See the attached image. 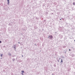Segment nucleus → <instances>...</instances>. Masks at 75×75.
Returning a JSON list of instances; mask_svg holds the SVG:
<instances>
[{
  "label": "nucleus",
  "instance_id": "obj_1",
  "mask_svg": "<svg viewBox=\"0 0 75 75\" xmlns=\"http://www.w3.org/2000/svg\"><path fill=\"white\" fill-rule=\"evenodd\" d=\"M49 37H50V38H52V35H50V36H49Z\"/></svg>",
  "mask_w": 75,
  "mask_h": 75
},
{
  "label": "nucleus",
  "instance_id": "obj_2",
  "mask_svg": "<svg viewBox=\"0 0 75 75\" xmlns=\"http://www.w3.org/2000/svg\"><path fill=\"white\" fill-rule=\"evenodd\" d=\"M73 5H75V2H74L73 3Z\"/></svg>",
  "mask_w": 75,
  "mask_h": 75
},
{
  "label": "nucleus",
  "instance_id": "obj_3",
  "mask_svg": "<svg viewBox=\"0 0 75 75\" xmlns=\"http://www.w3.org/2000/svg\"><path fill=\"white\" fill-rule=\"evenodd\" d=\"M22 73H24V71H22Z\"/></svg>",
  "mask_w": 75,
  "mask_h": 75
},
{
  "label": "nucleus",
  "instance_id": "obj_4",
  "mask_svg": "<svg viewBox=\"0 0 75 75\" xmlns=\"http://www.w3.org/2000/svg\"><path fill=\"white\" fill-rule=\"evenodd\" d=\"M7 1H8V3H9V0H7Z\"/></svg>",
  "mask_w": 75,
  "mask_h": 75
},
{
  "label": "nucleus",
  "instance_id": "obj_5",
  "mask_svg": "<svg viewBox=\"0 0 75 75\" xmlns=\"http://www.w3.org/2000/svg\"><path fill=\"white\" fill-rule=\"evenodd\" d=\"M61 62H62V59H61Z\"/></svg>",
  "mask_w": 75,
  "mask_h": 75
},
{
  "label": "nucleus",
  "instance_id": "obj_6",
  "mask_svg": "<svg viewBox=\"0 0 75 75\" xmlns=\"http://www.w3.org/2000/svg\"><path fill=\"white\" fill-rule=\"evenodd\" d=\"M2 56H3V54H1V57H2Z\"/></svg>",
  "mask_w": 75,
  "mask_h": 75
},
{
  "label": "nucleus",
  "instance_id": "obj_7",
  "mask_svg": "<svg viewBox=\"0 0 75 75\" xmlns=\"http://www.w3.org/2000/svg\"><path fill=\"white\" fill-rule=\"evenodd\" d=\"M1 41H0V43H1Z\"/></svg>",
  "mask_w": 75,
  "mask_h": 75
},
{
  "label": "nucleus",
  "instance_id": "obj_8",
  "mask_svg": "<svg viewBox=\"0 0 75 75\" xmlns=\"http://www.w3.org/2000/svg\"><path fill=\"white\" fill-rule=\"evenodd\" d=\"M69 51H71V50H70V49H69Z\"/></svg>",
  "mask_w": 75,
  "mask_h": 75
},
{
  "label": "nucleus",
  "instance_id": "obj_9",
  "mask_svg": "<svg viewBox=\"0 0 75 75\" xmlns=\"http://www.w3.org/2000/svg\"><path fill=\"white\" fill-rule=\"evenodd\" d=\"M22 75H23V73L22 74Z\"/></svg>",
  "mask_w": 75,
  "mask_h": 75
},
{
  "label": "nucleus",
  "instance_id": "obj_10",
  "mask_svg": "<svg viewBox=\"0 0 75 75\" xmlns=\"http://www.w3.org/2000/svg\"><path fill=\"white\" fill-rule=\"evenodd\" d=\"M74 41H75V40H74Z\"/></svg>",
  "mask_w": 75,
  "mask_h": 75
}]
</instances>
